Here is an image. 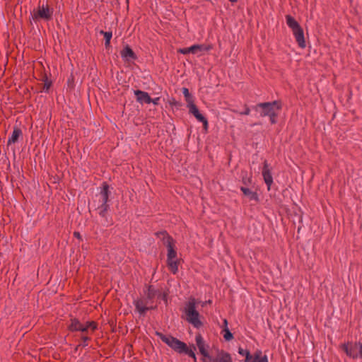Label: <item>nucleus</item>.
<instances>
[{"instance_id": "obj_29", "label": "nucleus", "mask_w": 362, "mask_h": 362, "mask_svg": "<svg viewBox=\"0 0 362 362\" xmlns=\"http://www.w3.org/2000/svg\"><path fill=\"white\" fill-rule=\"evenodd\" d=\"M178 52L182 53V54H187L190 53V48L189 47H186V48L180 49L178 50Z\"/></svg>"}, {"instance_id": "obj_12", "label": "nucleus", "mask_w": 362, "mask_h": 362, "mask_svg": "<svg viewBox=\"0 0 362 362\" xmlns=\"http://www.w3.org/2000/svg\"><path fill=\"white\" fill-rule=\"evenodd\" d=\"M134 94L136 96V100L140 103H151V98L146 92H144L139 90H135Z\"/></svg>"}, {"instance_id": "obj_1", "label": "nucleus", "mask_w": 362, "mask_h": 362, "mask_svg": "<svg viewBox=\"0 0 362 362\" xmlns=\"http://www.w3.org/2000/svg\"><path fill=\"white\" fill-rule=\"evenodd\" d=\"M97 329V325L95 322H87L85 325L82 324L77 320H73L71 324L69 325V329L71 331H80L81 332V338L82 342L81 344L83 346L88 345L87 341L89 338L87 334L90 332H93Z\"/></svg>"}, {"instance_id": "obj_31", "label": "nucleus", "mask_w": 362, "mask_h": 362, "mask_svg": "<svg viewBox=\"0 0 362 362\" xmlns=\"http://www.w3.org/2000/svg\"><path fill=\"white\" fill-rule=\"evenodd\" d=\"M241 115H249L250 114V109L248 107H246L244 112H240Z\"/></svg>"}, {"instance_id": "obj_35", "label": "nucleus", "mask_w": 362, "mask_h": 362, "mask_svg": "<svg viewBox=\"0 0 362 362\" xmlns=\"http://www.w3.org/2000/svg\"><path fill=\"white\" fill-rule=\"evenodd\" d=\"M74 235H75L76 237H77V238H79V233H77V232H75V233H74Z\"/></svg>"}, {"instance_id": "obj_32", "label": "nucleus", "mask_w": 362, "mask_h": 362, "mask_svg": "<svg viewBox=\"0 0 362 362\" xmlns=\"http://www.w3.org/2000/svg\"><path fill=\"white\" fill-rule=\"evenodd\" d=\"M213 358H212V357H211V356H210V358H205V357H204V358H203V362H213V361H211V359H213Z\"/></svg>"}, {"instance_id": "obj_22", "label": "nucleus", "mask_w": 362, "mask_h": 362, "mask_svg": "<svg viewBox=\"0 0 362 362\" xmlns=\"http://www.w3.org/2000/svg\"><path fill=\"white\" fill-rule=\"evenodd\" d=\"M241 190L244 193L245 195L249 197L251 199H255L257 195L255 192L249 189L248 188L241 187Z\"/></svg>"}, {"instance_id": "obj_28", "label": "nucleus", "mask_w": 362, "mask_h": 362, "mask_svg": "<svg viewBox=\"0 0 362 362\" xmlns=\"http://www.w3.org/2000/svg\"><path fill=\"white\" fill-rule=\"evenodd\" d=\"M50 86H51V82L46 80L44 83L43 90L47 91L49 89Z\"/></svg>"}, {"instance_id": "obj_18", "label": "nucleus", "mask_w": 362, "mask_h": 362, "mask_svg": "<svg viewBox=\"0 0 362 362\" xmlns=\"http://www.w3.org/2000/svg\"><path fill=\"white\" fill-rule=\"evenodd\" d=\"M122 55L126 60H131L134 59V53L132 51V49L129 47H126L122 50Z\"/></svg>"}, {"instance_id": "obj_5", "label": "nucleus", "mask_w": 362, "mask_h": 362, "mask_svg": "<svg viewBox=\"0 0 362 362\" xmlns=\"http://www.w3.org/2000/svg\"><path fill=\"white\" fill-rule=\"evenodd\" d=\"M259 108L262 109L261 115L264 117L269 116L271 122L274 123L276 112L280 109V105L276 101L259 103L257 105L256 110H258Z\"/></svg>"}, {"instance_id": "obj_14", "label": "nucleus", "mask_w": 362, "mask_h": 362, "mask_svg": "<svg viewBox=\"0 0 362 362\" xmlns=\"http://www.w3.org/2000/svg\"><path fill=\"white\" fill-rule=\"evenodd\" d=\"M189 112L192 113L199 122H203L204 128H207V120L205 117L199 112L196 105H191V110Z\"/></svg>"}, {"instance_id": "obj_13", "label": "nucleus", "mask_w": 362, "mask_h": 362, "mask_svg": "<svg viewBox=\"0 0 362 362\" xmlns=\"http://www.w3.org/2000/svg\"><path fill=\"white\" fill-rule=\"evenodd\" d=\"M211 361L213 362H232L230 354L224 351L218 352L217 355Z\"/></svg>"}, {"instance_id": "obj_6", "label": "nucleus", "mask_w": 362, "mask_h": 362, "mask_svg": "<svg viewBox=\"0 0 362 362\" xmlns=\"http://www.w3.org/2000/svg\"><path fill=\"white\" fill-rule=\"evenodd\" d=\"M286 23L292 29L293 35L296 37V42L298 45L303 48L305 47V42L304 39L303 32L301 28L299 26L297 21L292 17L288 16L286 17Z\"/></svg>"}, {"instance_id": "obj_19", "label": "nucleus", "mask_w": 362, "mask_h": 362, "mask_svg": "<svg viewBox=\"0 0 362 362\" xmlns=\"http://www.w3.org/2000/svg\"><path fill=\"white\" fill-rule=\"evenodd\" d=\"M22 134V132L19 129H14L11 136L8 139V144H13L16 142L19 138V136Z\"/></svg>"}, {"instance_id": "obj_30", "label": "nucleus", "mask_w": 362, "mask_h": 362, "mask_svg": "<svg viewBox=\"0 0 362 362\" xmlns=\"http://www.w3.org/2000/svg\"><path fill=\"white\" fill-rule=\"evenodd\" d=\"M182 93L185 95V98H188V96L191 95L189 92V90H188V89L186 88H184L182 89Z\"/></svg>"}, {"instance_id": "obj_36", "label": "nucleus", "mask_w": 362, "mask_h": 362, "mask_svg": "<svg viewBox=\"0 0 362 362\" xmlns=\"http://www.w3.org/2000/svg\"><path fill=\"white\" fill-rule=\"evenodd\" d=\"M231 2H235L237 0H230Z\"/></svg>"}, {"instance_id": "obj_26", "label": "nucleus", "mask_w": 362, "mask_h": 362, "mask_svg": "<svg viewBox=\"0 0 362 362\" xmlns=\"http://www.w3.org/2000/svg\"><path fill=\"white\" fill-rule=\"evenodd\" d=\"M223 331L224 332L223 337L226 341H229L233 338V334L228 327L223 328Z\"/></svg>"}, {"instance_id": "obj_23", "label": "nucleus", "mask_w": 362, "mask_h": 362, "mask_svg": "<svg viewBox=\"0 0 362 362\" xmlns=\"http://www.w3.org/2000/svg\"><path fill=\"white\" fill-rule=\"evenodd\" d=\"M238 353L242 356H245V362H250L252 359V356L247 350L239 348Z\"/></svg>"}, {"instance_id": "obj_20", "label": "nucleus", "mask_w": 362, "mask_h": 362, "mask_svg": "<svg viewBox=\"0 0 362 362\" xmlns=\"http://www.w3.org/2000/svg\"><path fill=\"white\" fill-rule=\"evenodd\" d=\"M160 338L163 340V341L166 343L170 347L173 346V344L175 343V341L177 339L171 336H165V335H162V334H160Z\"/></svg>"}, {"instance_id": "obj_9", "label": "nucleus", "mask_w": 362, "mask_h": 362, "mask_svg": "<svg viewBox=\"0 0 362 362\" xmlns=\"http://www.w3.org/2000/svg\"><path fill=\"white\" fill-rule=\"evenodd\" d=\"M52 16V11L47 5L42 4L37 10L34 11L33 18L35 21L40 19L49 20Z\"/></svg>"}, {"instance_id": "obj_17", "label": "nucleus", "mask_w": 362, "mask_h": 362, "mask_svg": "<svg viewBox=\"0 0 362 362\" xmlns=\"http://www.w3.org/2000/svg\"><path fill=\"white\" fill-rule=\"evenodd\" d=\"M174 350L179 353H183L185 350L187 349V345L184 342H182L181 341L176 339L175 343L171 346Z\"/></svg>"}, {"instance_id": "obj_16", "label": "nucleus", "mask_w": 362, "mask_h": 362, "mask_svg": "<svg viewBox=\"0 0 362 362\" xmlns=\"http://www.w3.org/2000/svg\"><path fill=\"white\" fill-rule=\"evenodd\" d=\"M190 48V53L197 54L199 52H205L209 49V47L204 45H194Z\"/></svg>"}, {"instance_id": "obj_11", "label": "nucleus", "mask_w": 362, "mask_h": 362, "mask_svg": "<svg viewBox=\"0 0 362 362\" xmlns=\"http://www.w3.org/2000/svg\"><path fill=\"white\" fill-rule=\"evenodd\" d=\"M262 176L266 185H267V188L269 190L271 185L273 183V178L267 162L264 163V165L262 170Z\"/></svg>"}, {"instance_id": "obj_7", "label": "nucleus", "mask_w": 362, "mask_h": 362, "mask_svg": "<svg viewBox=\"0 0 362 362\" xmlns=\"http://www.w3.org/2000/svg\"><path fill=\"white\" fill-rule=\"evenodd\" d=\"M343 351L346 354L354 359L362 358V343L361 342H348L341 346Z\"/></svg>"}, {"instance_id": "obj_3", "label": "nucleus", "mask_w": 362, "mask_h": 362, "mask_svg": "<svg viewBox=\"0 0 362 362\" xmlns=\"http://www.w3.org/2000/svg\"><path fill=\"white\" fill-rule=\"evenodd\" d=\"M185 319L195 327H199L202 322L199 320V314L196 310V300L192 298L186 304L184 310Z\"/></svg>"}, {"instance_id": "obj_33", "label": "nucleus", "mask_w": 362, "mask_h": 362, "mask_svg": "<svg viewBox=\"0 0 362 362\" xmlns=\"http://www.w3.org/2000/svg\"><path fill=\"white\" fill-rule=\"evenodd\" d=\"M158 100H159V98H155V99H153V100H152V99H151V102H152L153 104H155V105L158 104Z\"/></svg>"}, {"instance_id": "obj_2", "label": "nucleus", "mask_w": 362, "mask_h": 362, "mask_svg": "<svg viewBox=\"0 0 362 362\" xmlns=\"http://www.w3.org/2000/svg\"><path fill=\"white\" fill-rule=\"evenodd\" d=\"M157 291L152 286H149L146 293V298L134 300V304L140 315H144L146 312L154 307L150 305L151 300L156 296Z\"/></svg>"}, {"instance_id": "obj_15", "label": "nucleus", "mask_w": 362, "mask_h": 362, "mask_svg": "<svg viewBox=\"0 0 362 362\" xmlns=\"http://www.w3.org/2000/svg\"><path fill=\"white\" fill-rule=\"evenodd\" d=\"M250 362H268L266 355H263L261 351H257L252 356Z\"/></svg>"}, {"instance_id": "obj_4", "label": "nucleus", "mask_w": 362, "mask_h": 362, "mask_svg": "<svg viewBox=\"0 0 362 362\" xmlns=\"http://www.w3.org/2000/svg\"><path fill=\"white\" fill-rule=\"evenodd\" d=\"M159 236L164 240V243L168 248V263L169 268L173 273H176L177 271V261L176 259V252L173 247L171 239L165 233H160Z\"/></svg>"}, {"instance_id": "obj_25", "label": "nucleus", "mask_w": 362, "mask_h": 362, "mask_svg": "<svg viewBox=\"0 0 362 362\" xmlns=\"http://www.w3.org/2000/svg\"><path fill=\"white\" fill-rule=\"evenodd\" d=\"M195 350H196V347L194 346H192V349H189L187 346L186 350H185L183 353H185L187 355H189L190 357H192L194 359V362H196L197 358H196L195 353H194Z\"/></svg>"}, {"instance_id": "obj_34", "label": "nucleus", "mask_w": 362, "mask_h": 362, "mask_svg": "<svg viewBox=\"0 0 362 362\" xmlns=\"http://www.w3.org/2000/svg\"><path fill=\"white\" fill-rule=\"evenodd\" d=\"M223 325H224V327H223V328L227 327L228 322H227V320H223Z\"/></svg>"}, {"instance_id": "obj_27", "label": "nucleus", "mask_w": 362, "mask_h": 362, "mask_svg": "<svg viewBox=\"0 0 362 362\" xmlns=\"http://www.w3.org/2000/svg\"><path fill=\"white\" fill-rule=\"evenodd\" d=\"M186 102L187 103V107L189 108V110H191V105H195L193 103V100L192 95L188 96V98H185Z\"/></svg>"}, {"instance_id": "obj_10", "label": "nucleus", "mask_w": 362, "mask_h": 362, "mask_svg": "<svg viewBox=\"0 0 362 362\" xmlns=\"http://www.w3.org/2000/svg\"><path fill=\"white\" fill-rule=\"evenodd\" d=\"M195 340L196 345L202 355L205 358H210L207 351L209 346L205 344L202 337L200 334H198L196 336Z\"/></svg>"}, {"instance_id": "obj_8", "label": "nucleus", "mask_w": 362, "mask_h": 362, "mask_svg": "<svg viewBox=\"0 0 362 362\" xmlns=\"http://www.w3.org/2000/svg\"><path fill=\"white\" fill-rule=\"evenodd\" d=\"M109 194H110L109 187L107 185H105L99 194V202L101 204L98 206V211H99L100 215H101L102 216H105V214L108 208V205L107 204V202L108 201Z\"/></svg>"}, {"instance_id": "obj_21", "label": "nucleus", "mask_w": 362, "mask_h": 362, "mask_svg": "<svg viewBox=\"0 0 362 362\" xmlns=\"http://www.w3.org/2000/svg\"><path fill=\"white\" fill-rule=\"evenodd\" d=\"M160 338L163 340V341L166 343L170 347L173 346V344L175 343V341L177 339L171 336H165V335H162V334H160Z\"/></svg>"}, {"instance_id": "obj_24", "label": "nucleus", "mask_w": 362, "mask_h": 362, "mask_svg": "<svg viewBox=\"0 0 362 362\" xmlns=\"http://www.w3.org/2000/svg\"><path fill=\"white\" fill-rule=\"evenodd\" d=\"M100 33L104 35L105 39V47H107L110 46V40L112 38V34L111 32H104L103 30L100 31Z\"/></svg>"}]
</instances>
